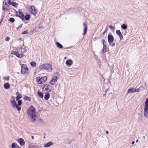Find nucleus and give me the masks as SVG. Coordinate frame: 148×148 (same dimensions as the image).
I'll return each mask as SVG.
<instances>
[{
  "label": "nucleus",
  "instance_id": "18",
  "mask_svg": "<svg viewBox=\"0 0 148 148\" xmlns=\"http://www.w3.org/2000/svg\"><path fill=\"white\" fill-rule=\"evenodd\" d=\"M11 103L13 108H15V106L17 105L16 102L15 100L11 101Z\"/></svg>",
  "mask_w": 148,
  "mask_h": 148
},
{
  "label": "nucleus",
  "instance_id": "42",
  "mask_svg": "<svg viewBox=\"0 0 148 148\" xmlns=\"http://www.w3.org/2000/svg\"><path fill=\"white\" fill-rule=\"evenodd\" d=\"M22 27V25H21L19 27L17 28V29H19Z\"/></svg>",
  "mask_w": 148,
  "mask_h": 148
},
{
  "label": "nucleus",
  "instance_id": "32",
  "mask_svg": "<svg viewBox=\"0 0 148 148\" xmlns=\"http://www.w3.org/2000/svg\"><path fill=\"white\" fill-rule=\"evenodd\" d=\"M19 106H18V105H17L16 106H15V108H16L17 110L18 111H20L21 110V107H19Z\"/></svg>",
  "mask_w": 148,
  "mask_h": 148
},
{
  "label": "nucleus",
  "instance_id": "35",
  "mask_svg": "<svg viewBox=\"0 0 148 148\" xmlns=\"http://www.w3.org/2000/svg\"><path fill=\"white\" fill-rule=\"evenodd\" d=\"M102 43H103V46H106V42L104 40H102Z\"/></svg>",
  "mask_w": 148,
  "mask_h": 148
},
{
  "label": "nucleus",
  "instance_id": "33",
  "mask_svg": "<svg viewBox=\"0 0 148 148\" xmlns=\"http://www.w3.org/2000/svg\"><path fill=\"white\" fill-rule=\"evenodd\" d=\"M9 21L10 22H11L12 23H13L14 21V19L13 18H10L9 19Z\"/></svg>",
  "mask_w": 148,
  "mask_h": 148
},
{
  "label": "nucleus",
  "instance_id": "36",
  "mask_svg": "<svg viewBox=\"0 0 148 148\" xmlns=\"http://www.w3.org/2000/svg\"><path fill=\"white\" fill-rule=\"evenodd\" d=\"M140 89V88L134 89L135 92H138L139 91Z\"/></svg>",
  "mask_w": 148,
  "mask_h": 148
},
{
  "label": "nucleus",
  "instance_id": "53",
  "mask_svg": "<svg viewBox=\"0 0 148 148\" xmlns=\"http://www.w3.org/2000/svg\"><path fill=\"white\" fill-rule=\"evenodd\" d=\"M106 95V94H105L103 95L104 96V95Z\"/></svg>",
  "mask_w": 148,
  "mask_h": 148
},
{
  "label": "nucleus",
  "instance_id": "34",
  "mask_svg": "<svg viewBox=\"0 0 148 148\" xmlns=\"http://www.w3.org/2000/svg\"><path fill=\"white\" fill-rule=\"evenodd\" d=\"M22 104L21 100H18V104L17 105L18 106H21Z\"/></svg>",
  "mask_w": 148,
  "mask_h": 148
},
{
  "label": "nucleus",
  "instance_id": "9",
  "mask_svg": "<svg viewBox=\"0 0 148 148\" xmlns=\"http://www.w3.org/2000/svg\"><path fill=\"white\" fill-rule=\"evenodd\" d=\"M16 15L20 18L23 20H24L25 16L20 11L17 12Z\"/></svg>",
  "mask_w": 148,
  "mask_h": 148
},
{
  "label": "nucleus",
  "instance_id": "52",
  "mask_svg": "<svg viewBox=\"0 0 148 148\" xmlns=\"http://www.w3.org/2000/svg\"><path fill=\"white\" fill-rule=\"evenodd\" d=\"M6 3H7V2H5V5H6Z\"/></svg>",
  "mask_w": 148,
  "mask_h": 148
},
{
  "label": "nucleus",
  "instance_id": "25",
  "mask_svg": "<svg viewBox=\"0 0 148 148\" xmlns=\"http://www.w3.org/2000/svg\"><path fill=\"white\" fill-rule=\"evenodd\" d=\"M23 99L25 100L30 101L31 99L30 97H28L27 96H25Z\"/></svg>",
  "mask_w": 148,
  "mask_h": 148
},
{
  "label": "nucleus",
  "instance_id": "41",
  "mask_svg": "<svg viewBox=\"0 0 148 148\" xmlns=\"http://www.w3.org/2000/svg\"><path fill=\"white\" fill-rule=\"evenodd\" d=\"M10 38L9 37H7L6 38L5 40L7 41H8L9 40Z\"/></svg>",
  "mask_w": 148,
  "mask_h": 148
},
{
  "label": "nucleus",
  "instance_id": "37",
  "mask_svg": "<svg viewBox=\"0 0 148 148\" xmlns=\"http://www.w3.org/2000/svg\"><path fill=\"white\" fill-rule=\"evenodd\" d=\"M28 33V32L27 31H24L22 33V34H27Z\"/></svg>",
  "mask_w": 148,
  "mask_h": 148
},
{
  "label": "nucleus",
  "instance_id": "10",
  "mask_svg": "<svg viewBox=\"0 0 148 148\" xmlns=\"http://www.w3.org/2000/svg\"><path fill=\"white\" fill-rule=\"evenodd\" d=\"M116 33L119 37L120 40H122L123 39V35L120 30H117L116 31Z\"/></svg>",
  "mask_w": 148,
  "mask_h": 148
},
{
  "label": "nucleus",
  "instance_id": "3",
  "mask_svg": "<svg viewBox=\"0 0 148 148\" xmlns=\"http://www.w3.org/2000/svg\"><path fill=\"white\" fill-rule=\"evenodd\" d=\"M40 70H46L48 71H51L52 69L51 66L49 64H44L41 65L39 67Z\"/></svg>",
  "mask_w": 148,
  "mask_h": 148
},
{
  "label": "nucleus",
  "instance_id": "54",
  "mask_svg": "<svg viewBox=\"0 0 148 148\" xmlns=\"http://www.w3.org/2000/svg\"><path fill=\"white\" fill-rule=\"evenodd\" d=\"M43 138H45V136H44V137H43Z\"/></svg>",
  "mask_w": 148,
  "mask_h": 148
},
{
  "label": "nucleus",
  "instance_id": "29",
  "mask_svg": "<svg viewBox=\"0 0 148 148\" xmlns=\"http://www.w3.org/2000/svg\"><path fill=\"white\" fill-rule=\"evenodd\" d=\"M144 107H148V98H147L145 101Z\"/></svg>",
  "mask_w": 148,
  "mask_h": 148
},
{
  "label": "nucleus",
  "instance_id": "8",
  "mask_svg": "<svg viewBox=\"0 0 148 148\" xmlns=\"http://www.w3.org/2000/svg\"><path fill=\"white\" fill-rule=\"evenodd\" d=\"M107 38L109 45H110L114 41V37L112 35L110 34L108 35Z\"/></svg>",
  "mask_w": 148,
  "mask_h": 148
},
{
  "label": "nucleus",
  "instance_id": "27",
  "mask_svg": "<svg viewBox=\"0 0 148 148\" xmlns=\"http://www.w3.org/2000/svg\"><path fill=\"white\" fill-rule=\"evenodd\" d=\"M31 66L33 67H35L36 66V63L35 62H30Z\"/></svg>",
  "mask_w": 148,
  "mask_h": 148
},
{
  "label": "nucleus",
  "instance_id": "23",
  "mask_svg": "<svg viewBox=\"0 0 148 148\" xmlns=\"http://www.w3.org/2000/svg\"><path fill=\"white\" fill-rule=\"evenodd\" d=\"M56 45L58 47L60 48H62L63 47L58 42H57L56 43Z\"/></svg>",
  "mask_w": 148,
  "mask_h": 148
},
{
  "label": "nucleus",
  "instance_id": "31",
  "mask_svg": "<svg viewBox=\"0 0 148 148\" xmlns=\"http://www.w3.org/2000/svg\"><path fill=\"white\" fill-rule=\"evenodd\" d=\"M106 46H103V49L102 50V52L103 53H105L106 52Z\"/></svg>",
  "mask_w": 148,
  "mask_h": 148
},
{
  "label": "nucleus",
  "instance_id": "26",
  "mask_svg": "<svg viewBox=\"0 0 148 148\" xmlns=\"http://www.w3.org/2000/svg\"><path fill=\"white\" fill-rule=\"evenodd\" d=\"M30 16L29 14H27L25 16L24 19L27 21H29V20Z\"/></svg>",
  "mask_w": 148,
  "mask_h": 148
},
{
  "label": "nucleus",
  "instance_id": "49",
  "mask_svg": "<svg viewBox=\"0 0 148 148\" xmlns=\"http://www.w3.org/2000/svg\"><path fill=\"white\" fill-rule=\"evenodd\" d=\"M3 10H4V9H5V8H4V7H3Z\"/></svg>",
  "mask_w": 148,
  "mask_h": 148
},
{
  "label": "nucleus",
  "instance_id": "45",
  "mask_svg": "<svg viewBox=\"0 0 148 148\" xmlns=\"http://www.w3.org/2000/svg\"><path fill=\"white\" fill-rule=\"evenodd\" d=\"M9 77H6V80H9Z\"/></svg>",
  "mask_w": 148,
  "mask_h": 148
},
{
  "label": "nucleus",
  "instance_id": "46",
  "mask_svg": "<svg viewBox=\"0 0 148 148\" xmlns=\"http://www.w3.org/2000/svg\"><path fill=\"white\" fill-rule=\"evenodd\" d=\"M106 134H108V131H106Z\"/></svg>",
  "mask_w": 148,
  "mask_h": 148
},
{
  "label": "nucleus",
  "instance_id": "56",
  "mask_svg": "<svg viewBox=\"0 0 148 148\" xmlns=\"http://www.w3.org/2000/svg\"><path fill=\"white\" fill-rule=\"evenodd\" d=\"M145 136H143V138H145Z\"/></svg>",
  "mask_w": 148,
  "mask_h": 148
},
{
  "label": "nucleus",
  "instance_id": "24",
  "mask_svg": "<svg viewBox=\"0 0 148 148\" xmlns=\"http://www.w3.org/2000/svg\"><path fill=\"white\" fill-rule=\"evenodd\" d=\"M38 96L40 98H42L43 97V95L42 93L39 91L38 92Z\"/></svg>",
  "mask_w": 148,
  "mask_h": 148
},
{
  "label": "nucleus",
  "instance_id": "16",
  "mask_svg": "<svg viewBox=\"0 0 148 148\" xmlns=\"http://www.w3.org/2000/svg\"><path fill=\"white\" fill-rule=\"evenodd\" d=\"M16 95H17L16 97V101L18 100L22 97L21 95L18 92H17L16 93Z\"/></svg>",
  "mask_w": 148,
  "mask_h": 148
},
{
  "label": "nucleus",
  "instance_id": "39",
  "mask_svg": "<svg viewBox=\"0 0 148 148\" xmlns=\"http://www.w3.org/2000/svg\"><path fill=\"white\" fill-rule=\"evenodd\" d=\"M11 0H8L9 1L8 2V3L9 5H12V2H11Z\"/></svg>",
  "mask_w": 148,
  "mask_h": 148
},
{
  "label": "nucleus",
  "instance_id": "48",
  "mask_svg": "<svg viewBox=\"0 0 148 148\" xmlns=\"http://www.w3.org/2000/svg\"><path fill=\"white\" fill-rule=\"evenodd\" d=\"M32 138V139L34 140V136H31Z\"/></svg>",
  "mask_w": 148,
  "mask_h": 148
},
{
  "label": "nucleus",
  "instance_id": "22",
  "mask_svg": "<svg viewBox=\"0 0 148 148\" xmlns=\"http://www.w3.org/2000/svg\"><path fill=\"white\" fill-rule=\"evenodd\" d=\"M50 97V94L49 93L46 94L44 97V98L46 100H47Z\"/></svg>",
  "mask_w": 148,
  "mask_h": 148
},
{
  "label": "nucleus",
  "instance_id": "2",
  "mask_svg": "<svg viewBox=\"0 0 148 148\" xmlns=\"http://www.w3.org/2000/svg\"><path fill=\"white\" fill-rule=\"evenodd\" d=\"M59 77V73L56 72L53 74L51 78V79L50 82V84L52 85H54L57 82V79Z\"/></svg>",
  "mask_w": 148,
  "mask_h": 148
},
{
  "label": "nucleus",
  "instance_id": "50",
  "mask_svg": "<svg viewBox=\"0 0 148 148\" xmlns=\"http://www.w3.org/2000/svg\"><path fill=\"white\" fill-rule=\"evenodd\" d=\"M79 134H81L82 133L81 132H80L79 133Z\"/></svg>",
  "mask_w": 148,
  "mask_h": 148
},
{
  "label": "nucleus",
  "instance_id": "19",
  "mask_svg": "<svg viewBox=\"0 0 148 148\" xmlns=\"http://www.w3.org/2000/svg\"><path fill=\"white\" fill-rule=\"evenodd\" d=\"M133 92H135V90L133 88H130L127 91L128 93H132Z\"/></svg>",
  "mask_w": 148,
  "mask_h": 148
},
{
  "label": "nucleus",
  "instance_id": "30",
  "mask_svg": "<svg viewBox=\"0 0 148 148\" xmlns=\"http://www.w3.org/2000/svg\"><path fill=\"white\" fill-rule=\"evenodd\" d=\"M12 5L14 7H17L18 4L14 2H13L12 3Z\"/></svg>",
  "mask_w": 148,
  "mask_h": 148
},
{
  "label": "nucleus",
  "instance_id": "28",
  "mask_svg": "<svg viewBox=\"0 0 148 148\" xmlns=\"http://www.w3.org/2000/svg\"><path fill=\"white\" fill-rule=\"evenodd\" d=\"M121 28L124 29H126L127 27V25L125 24H123L121 26Z\"/></svg>",
  "mask_w": 148,
  "mask_h": 148
},
{
  "label": "nucleus",
  "instance_id": "5",
  "mask_svg": "<svg viewBox=\"0 0 148 148\" xmlns=\"http://www.w3.org/2000/svg\"><path fill=\"white\" fill-rule=\"evenodd\" d=\"M47 78L46 76L44 77L40 78L39 77H36L37 81L39 84L44 83L47 80Z\"/></svg>",
  "mask_w": 148,
  "mask_h": 148
},
{
  "label": "nucleus",
  "instance_id": "21",
  "mask_svg": "<svg viewBox=\"0 0 148 148\" xmlns=\"http://www.w3.org/2000/svg\"><path fill=\"white\" fill-rule=\"evenodd\" d=\"M4 87L5 89H8L10 87V84L8 83H6L4 84Z\"/></svg>",
  "mask_w": 148,
  "mask_h": 148
},
{
  "label": "nucleus",
  "instance_id": "14",
  "mask_svg": "<svg viewBox=\"0 0 148 148\" xmlns=\"http://www.w3.org/2000/svg\"><path fill=\"white\" fill-rule=\"evenodd\" d=\"M53 143L52 142H50L45 144L44 146L45 147H47L51 146L53 145Z\"/></svg>",
  "mask_w": 148,
  "mask_h": 148
},
{
  "label": "nucleus",
  "instance_id": "38",
  "mask_svg": "<svg viewBox=\"0 0 148 148\" xmlns=\"http://www.w3.org/2000/svg\"><path fill=\"white\" fill-rule=\"evenodd\" d=\"M28 148H35L34 146H33L32 145H30L29 147Z\"/></svg>",
  "mask_w": 148,
  "mask_h": 148
},
{
  "label": "nucleus",
  "instance_id": "40",
  "mask_svg": "<svg viewBox=\"0 0 148 148\" xmlns=\"http://www.w3.org/2000/svg\"><path fill=\"white\" fill-rule=\"evenodd\" d=\"M110 45L111 46H112V47H114V46H115V43H113L112 45H111V44Z\"/></svg>",
  "mask_w": 148,
  "mask_h": 148
},
{
  "label": "nucleus",
  "instance_id": "17",
  "mask_svg": "<svg viewBox=\"0 0 148 148\" xmlns=\"http://www.w3.org/2000/svg\"><path fill=\"white\" fill-rule=\"evenodd\" d=\"M73 63V61L71 60H68L66 61V64L68 66L71 65Z\"/></svg>",
  "mask_w": 148,
  "mask_h": 148
},
{
  "label": "nucleus",
  "instance_id": "11",
  "mask_svg": "<svg viewBox=\"0 0 148 148\" xmlns=\"http://www.w3.org/2000/svg\"><path fill=\"white\" fill-rule=\"evenodd\" d=\"M144 116L146 117L148 116V107H144Z\"/></svg>",
  "mask_w": 148,
  "mask_h": 148
},
{
  "label": "nucleus",
  "instance_id": "7",
  "mask_svg": "<svg viewBox=\"0 0 148 148\" xmlns=\"http://www.w3.org/2000/svg\"><path fill=\"white\" fill-rule=\"evenodd\" d=\"M29 11L32 14H35L37 13V10L35 9L34 6H31L29 9Z\"/></svg>",
  "mask_w": 148,
  "mask_h": 148
},
{
  "label": "nucleus",
  "instance_id": "55",
  "mask_svg": "<svg viewBox=\"0 0 148 148\" xmlns=\"http://www.w3.org/2000/svg\"><path fill=\"white\" fill-rule=\"evenodd\" d=\"M105 92H107L106 90V91H105Z\"/></svg>",
  "mask_w": 148,
  "mask_h": 148
},
{
  "label": "nucleus",
  "instance_id": "20",
  "mask_svg": "<svg viewBox=\"0 0 148 148\" xmlns=\"http://www.w3.org/2000/svg\"><path fill=\"white\" fill-rule=\"evenodd\" d=\"M12 148H19V146L16 143H12L11 145Z\"/></svg>",
  "mask_w": 148,
  "mask_h": 148
},
{
  "label": "nucleus",
  "instance_id": "43",
  "mask_svg": "<svg viewBox=\"0 0 148 148\" xmlns=\"http://www.w3.org/2000/svg\"><path fill=\"white\" fill-rule=\"evenodd\" d=\"M107 30H108V28H106V29H105V30L104 32L103 33V34H104V33H105L106 32H107Z\"/></svg>",
  "mask_w": 148,
  "mask_h": 148
},
{
  "label": "nucleus",
  "instance_id": "12",
  "mask_svg": "<svg viewBox=\"0 0 148 148\" xmlns=\"http://www.w3.org/2000/svg\"><path fill=\"white\" fill-rule=\"evenodd\" d=\"M12 54L16 56L17 57L19 58H21L23 56L22 54H19L16 51H13Z\"/></svg>",
  "mask_w": 148,
  "mask_h": 148
},
{
  "label": "nucleus",
  "instance_id": "51",
  "mask_svg": "<svg viewBox=\"0 0 148 148\" xmlns=\"http://www.w3.org/2000/svg\"><path fill=\"white\" fill-rule=\"evenodd\" d=\"M138 140H137L136 141V142H138Z\"/></svg>",
  "mask_w": 148,
  "mask_h": 148
},
{
  "label": "nucleus",
  "instance_id": "15",
  "mask_svg": "<svg viewBox=\"0 0 148 148\" xmlns=\"http://www.w3.org/2000/svg\"><path fill=\"white\" fill-rule=\"evenodd\" d=\"M83 25L84 26V35H85L86 33L87 30V26L86 23L84 22L83 23Z\"/></svg>",
  "mask_w": 148,
  "mask_h": 148
},
{
  "label": "nucleus",
  "instance_id": "44",
  "mask_svg": "<svg viewBox=\"0 0 148 148\" xmlns=\"http://www.w3.org/2000/svg\"><path fill=\"white\" fill-rule=\"evenodd\" d=\"M19 42L22 41H23L22 38H20V39H19Z\"/></svg>",
  "mask_w": 148,
  "mask_h": 148
},
{
  "label": "nucleus",
  "instance_id": "13",
  "mask_svg": "<svg viewBox=\"0 0 148 148\" xmlns=\"http://www.w3.org/2000/svg\"><path fill=\"white\" fill-rule=\"evenodd\" d=\"M18 142L19 143L20 145L23 146L25 144V141L22 138H20L17 140Z\"/></svg>",
  "mask_w": 148,
  "mask_h": 148
},
{
  "label": "nucleus",
  "instance_id": "6",
  "mask_svg": "<svg viewBox=\"0 0 148 148\" xmlns=\"http://www.w3.org/2000/svg\"><path fill=\"white\" fill-rule=\"evenodd\" d=\"M44 91H51L52 90V86L50 84H45L43 87Z\"/></svg>",
  "mask_w": 148,
  "mask_h": 148
},
{
  "label": "nucleus",
  "instance_id": "4",
  "mask_svg": "<svg viewBox=\"0 0 148 148\" xmlns=\"http://www.w3.org/2000/svg\"><path fill=\"white\" fill-rule=\"evenodd\" d=\"M21 73L22 74H27L28 72V67L26 64H23L21 66Z\"/></svg>",
  "mask_w": 148,
  "mask_h": 148
},
{
  "label": "nucleus",
  "instance_id": "47",
  "mask_svg": "<svg viewBox=\"0 0 148 148\" xmlns=\"http://www.w3.org/2000/svg\"><path fill=\"white\" fill-rule=\"evenodd\" d=\"M134 143H135V142H134V141H132V145H133V144H134Z\"/></svg>",
  "mask_w": 148,
  "mask_h": 148
},
{
  "label": "nucleus",
  "instance_id": "1",
  "mask_svg": "<svg viewBox=\"0 0 148 148\" xmlns=\"http://www.w3.org/2000/svg\"><path fill=\"white\" fill-rule=\"evenodd\" d=\"M36 110L35 108L32 106L28 109L27 111L28 115L31 117L32 121L33 122L36 121Z\"/></svg>",
  "mask_w": 148,
  "mask_h": 148
}]
</instances>
